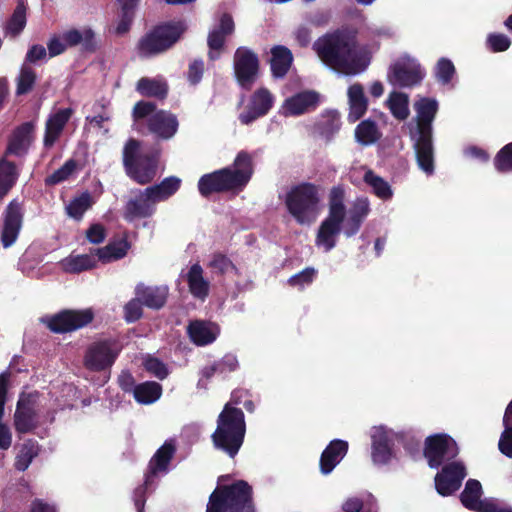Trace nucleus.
<instances>
[{
  "instance_id": "obj_47",
  "label": "nucleus",
  "mask_w": 512,
  "mask_h": 512,
  "mask_svg": "<svg viewBox=\"0 0 512 512\" xmlns=\"http://www.w3.org/2000/svg\"><path fill=\"white\" fill-rule=\"evenodd\" d=\"M94 204V200L90 192H82L79 196L74 197L66 206V213L74 220L80 221L85 212Z\"/></svg>"
},
{
  "instance_id": "obj_27",
  "label": "nucleus",
  "mask_w": 512,
  "mask_h": 512,
  "mask_svg": "<svg viewBox=\"0 0 512 512\" xmlns=\"http://www.w3.org/2000/svg\"><path fill=\"white\" fill-rule=\"evenodd\" d=\"M348 452V442L341 439L332 440L323 450L319 466L322 474L327 475L340 463Z\"/></svg>"
},
{
  "instance_id": "obj_59",
  "label": "nucleus",
  "mask_w": 512,
  "mask_h": 512,
  "mask_svg": "<svg viewBox=\"0 0 512 512\" xmlns=\"http://www.w3.org/2000/svg\"><path fill=\"white\" fill-rule=\"evenodd\" d=\"M487 47L492 52H504L511 46V40L502 33H491L487 36Z\"/></svg>"
},
{
  "instance_id": "obj_31",
  "label": "nucleus",
  "mask_w": 512,
  "mask_h": 512,
  "mask_svg": "<svg viewBox=\"0 0 512 512\" xmlns=\"http://www.w3.org/2000/svg\"><path fill=\"white\" fill-rule=\"evenodd\" d=\"M72 114L73 110L71 108H64L58 110L48 118L43 140L45 147L50 148L55 144Z\"/></svg>"
},
{
  "instance_id": "obj_6",
  "label": "nucleus",
  "mask_w": 512,
  "mask_h": 512,
  "mask_svg": "<svg viewBox=\"0 0 512 512\" xmlns=\"http://www.w3.org/2000/svg\"><path fill=\"white\" fill-rule=\"evenodd\" d=\"M206 512H255L252 487L238 480L216 488L209 497Z\"/></svg>"
},
{
  "instance_id": "obj_30",
  "label": "nucleus",
  "mask_w": 512,
  "mask_h": 512,
  "mask_svg": "<svg viewBox=\"0 0 512 512\" xmlns=\"http://www.w3.org/2000/svg\"><path fill=\"white\" fill-rule=\"evenodd\" d=\"M169 290L166 286H147L143 283L135 287V295L139 297L144 306L149 309L159 310L167 302Z\"/></svg>"
},
{
  "instance_id": "obj_23",
  "label": "nucleus",
  "mask_w": 512,
  "mask_h": 512,
  "mask_svg": "<svg viewBox=\"0 0 512 512\" xmlns=\"http://www.w3.org/2000/svg\"><path fill=\"white\" fill-rule=\"evenodd\" d=\"M416 110V134L432 135V123L438 112V102L433 98H421L415 105Z\"/></svg>"
},
{
  "instance_id": "obj_52",
  "label": "nucleus",
  "mask_w": 512,
  "mask_h": 512,
  "mask_svg": "<svg viewBox=\"0 0 512 512\" xmlns=\"http://www.w3.org/2000/svg\"><path fill=\"white\" fill-rule=\"evenodd\" d=\"M97 261L92 255L82 254L69 257L66 260V271L70 273H80L96 267Z\"/></svg>"
},
{
  "instance_id": "obj_12",
  "label": "nucleus",
  "mask_w": 512,
  "mask_h": 512,
  "mask_svg": "<svg viewBox=\"0 0 512 512\" xmlns=\"http://www.w3.org/2000/svg\"><path fill=\"white\" fill-rule=\"evenodd\" d=\"M122 346L115 339H104L92 343L84 357L85 367L100 372L110 368L118 358Z\"/></svg>"
},
{
  "instance_id": "obj_38",
  "label": "nucleus",
  "mask_w": 512,
  "mask_h": 512,
  "mask_svg": "<svg viewBox=\"0 0 512 512\" xmlns=\"http://www.w3.org/2000/svg\"><path fill=\"white\" fill-rule=\"evenodd\" d=\"M187 284L193 297L205 300L209 295L210 283L203 276V269L199 263L193 264L187 275Z\"/></svg>"
},
{
  "instance_id": "obj_36",
  "label": "nucleus",
  "mask_w": 512,
  "mask_h": 512,
  "mask_svg": "<svg viewBox=\"0 0 512 512\" xmlns=\"http://www.w3.org/2000/svg\"><path fill=\"white\" fill-rule=\"evenodd\" d=\"M341 120L337 111H327L321 115V118L313 125V134L317 137L330 141L340 130Z\"/></svg>"
},
{
  "instance_id": "obj_45",
  "label": "nucleus",
  "mask_w": 512,
  "mask_h": 512,
  "mask_svg": "<svg viewBox=\"0 0 512 512\" xmlns=\"http://www.w3.org/2000/svg\"><path fill=\"white\" fill-rule=\"evenodd\" d=\"M117 2L120 4V13L115 32L117 35H123L131 29L139 0H117Z\"/></svg>"
},
{
  "instance_id": "obj_19",
  "label": "nucleus",
  "mask_w": 512,
  "mask_h": 512,
  "mask_svg": "<svg viewBox=\"0 0 512 512\" xmlns=\"http://www.w3.org/2000/svg\"><path fill=\"white\" fill-rule=\"evenodd\" d=\"M235 31V23L231 14L223 13L218 24L209 32L207 45L209 47L208 57L210 60H217L224 49L226 39Z\"/></svg>"
},
{
  "instance_id": "obj_3",
  "label": "nucleus",
  "mask_w": 512,
  "mask_h": 512,
  "mask_svg": "<svg viewBox=\"0 0 512 512\" xmlns=\"http://www.w3.org/2000/svg\"><path fill=\"white\" fill-rule=\"evenodd\" d=\"M141 142L129 138L123 148L122 161L126 175L139 185H148L157 176L162 148L159 144L140 152Z\"/></svg>"
},
{
  "instance_id": "obj_25",
  "label": "nucleus",
  "mask_w": 512,
  "mask_h": 512,
  "mask_svg": "<svg viewBox=\"0 0 512 512\" xmlns=\"http://www.w3.org/2000/svg\"><path fill=\"white\" fill-rule=\"evenodd\" d=\"M187 334L196 346H207L217 339L219 327L209 321L193 320L187 326Z\"/></svg>"
},
{
  "instance_id": "obj_44",
  "label": "nucleus",
  "mask_w": 512,
  "mask_h": 512,
  "mask_svg": "<svg viewBox=\"0 0 512 512\" xmlns=\"http://www.w3.org/2000/svg\"><path fill=\"white\" fill-rule=\"evenodd\" d=\"M27 6L25 0H18L17 5L5 25V33L17 37L25 28Z\"/></svg>"
},
{
  "instance_id": "obj_57",
  "label": "nucleus",
  "mask_w": 512,
  "mask_h": 512,
  "mask_svg": "<svg viewBox=\"0 0 512 512\" xmlns=\"http://www.w3.org/2000/svg\"><path fill=\"white\" fill-rule=\"evenodd\" d=\"M317 270L313 267H306L299 273L292 275L288 279V284L291 287H297L299 289H303L305 286L313 283L316 278Z\"/></svg>"
},
{
  "instance_id": "obj_53",
  "label": "nucleus",
  "mask_w": 512,
  "mask_h": 512,
  "mask_svg": "<svg viewBox=\"0 0 512 512\" xmlns=\"http://www.w3.org/2000/svg\"><path fill=\"white\" fill-rule=\"evenodd\" d=\"M77 168V161L72 158L68 159L60 168H58L51 175L46 177L45 184L47 186L57 185L67 180Z\"/></svg>"
},
{
  "instance_id": "obj_40",
  "label": "nucleus",
  "mask_w": 512,
  "mask_h": 512,
  "mask_svg": "<svg viewBox=\"0 0 512 512\" xmlns=\"http://www.w3.org/2000/svg\"><path fill=\"white\" fill-rule=\"evenodd\" d=\"M130 247L131 244L129 243L127 236H124L119 240L108 243L105 247L97 248L95 251L98 259L103 263H107L112 260L124 258Z\"/></svg>"
},
{
  "instance_id": "obj_22",
  "label": "nucleus",
  "mask_w": 512,
  "mask_h": 512,
  "mask_svg": "<svg viewBox=\"0 0 512 512\" xmlns=\"http://www.w3.org/2000/svg\"><path fill=\"white\" fill-rule=\"evenodd\" d=\"M388 79L395 86L401 88L412 87L420 84L423 79V73L419 65L396 62L389 68Z\"/></svg>"
},
{
  "instance_id": "obj_39",
  "label": "nucleus",
  "mask_w": 512,
  "mask_h": 512,
  "mask_svg": "<svg viewBox=\"0 0 512 512\" xmlns=\"http://www.w3.org/2000/svg\"><path fill=\"white\" fill-rule=\"evenodd\" d=\"M136 91L143 97L163 100L168 95L169 86L163 79L142 77L136 83Z\"/></svg>"
},
{
  "instance_id": "obj_5",
  "label": "nucleus",
  "mask_w": 512,
  "mask_h": 512,
  "mask_svg": "<svg viewBox=\"0 0 512 512\" xmlns=\"http://www.w3.org/2000/svg\"><path fill=\"white\" fill-rule=\"evenodd\" d=\"M186 30L187 25L183 20L161 22L138 39L135 51L142 59L165 53L182 38Z\"/></svg>"
},
{
  "instance_id": "obj_34",
  "label": "nucleus",
  "mask_w": 512,
  "mask_h": 512,
  "mask_svg": "<svg viewBox=\"0 0 512 512\" xmlns=\"http://www.w3.org/2000/svg\"><path fill=\"white\" fill-rule=\"evenodd\" d=\"M349 122H356L367 111L368 100L364 94V88L360 83H354L348 88Z\"/></svg>"
},
{
  "instance_id": "obj_26",
  "label": "nucleus",
  "mask_w": 512,
  "mask_h": 512,
  "mask_svg": "<svg viewBox=\"0 0 512 512\" xmlns=\"http://www.w3.org/2000/svg\"><path fill=\"white\" fill-rule=\"evenodd\" d=\"M344 220V218L327 215L318 228L316 245L323 246L326 252L332 250L336 246V237L341 232Z\"/></svg>"
},
{
  "instance_id": "obj_35",
  "label": "nucleus",
  "mask_w": 512,
  "mask_h": 512,
  "mask_svg": "<svg viewBox=\"0 0 512 512\" xmlns=\"http://www.w3.org/2000/svg\"><path fill=\"white\" fill-rule=\"evenodd\" d=\"M62 40L67 47H74L79 44L85 52L93 53L97 50L95 33L91 28H85L83 31L70 29L62 34Z\"/></svg>"
},
{
  "instance_id": "obj_48",
  "label": "nucleus",
  "mask_w": 512,
  "mask_h": 512,
  "mask_svg": "<svg viewBox=\"0 0 512 512\" xmlns=\"http://www.w3.org/2000/svg\"><path fill=\"white\" fill-rule=\"evenodd\" d=\"M37 81L36 71L28 64H22L19 75L16 78V95L30 93Z\"/></svg>"
},
{
  "instance_id": "obj_37",
  "label": "nucleus",
  "mask_w": 512,
  "mask_h": 512,
  "mask_svg": "<svg viewBox=\"0 0 512 512\" xmlns=\"http://www.w3.org/2000/svg\"><path fill=\"white\" fill-rule=\"evenodd\" d=\"M483 494L482 485L476 479L467 480L464 490L460 495L462 505L475 512H480L482 507L489 501L481 500Z\"/></svg>"
},
{
  "instance_id": "obj_41",
  "label": "nucleus",
  "mask_w": 512,
  "mask_h": 512,
  "mask_svg": "<svg viewBox=\"0 0 512 512\" xmlns=\"http://www.w3.org/2000/svg\"><path fill=\"white\" fill-rule=\"evenodd\" d=\"M181 186V179L176 176H169L164 178L160 183L148 186L147 192L153 196L154 200L158 203L165 201L173 196Z\"/></svg>"
},
{
  "instance_id": "obj_13",
  "label": "nucleus",
  "mask_w": 512,
  "mask_h": 512,
  "mask_svg": "<svg viewBox=\"0 0 512 512\" xmlns=\"http://www.w3.org/2000/svg\"><path fill=\"white\" fill-rule=\"evenodd\" d=\"M466 476L467 470L463 462L446 463L435 475V489L443 497L451 496L460 489Z\"/></svg>"
},
{
  "instance_id": "obj_29",
  "label": "nucleus",
  "mask_w": 512,
  "mask_h": 512,
  "mask_svg": "<svg viewBox=\"0 0 512 512\" xmlns=\"http://www.w3.org/2000/svg\"><path fill=\"white\" fill-rule=\"evenodd\" d=\"M414 149L420 169L427 175H432L435 168L432 135L416 134Z\"/></svg>"
},
{
  "instance_id": "obj_42",
  "label": "nucleus",
  "mask_w": 512,
  "mask_h": 512,
  "mask_svg": "<svg viewBox=\"0 0 512 512\" xmlns=\"http://www.w3.org/2000/svg\"><path fill=\"white\" fill-rule=\"evenodd\" d=\"M162 395V386L154 381L137 384L133 389L134 399L140 404H152Z\"/></svg>"
},
{
  "instance_id": "obj_60",
  "label": "nucleus",
  "mask_w": 512,
  "mask_h": 512,
  "mask_svg": "<svg viewBox=\"0 0 512 512\" xmlns=\"http://www.w3.org/2000/svg\"><path fill=\"white\" fill-rule=\"evenodd\" d=\"M145 369L160 380L168 376L166 365L156 357H149L145 361Z\"/></svg>"
},
{
  "instance_id": "obj_62",
  "label": "nucleus",
  "mask_w": 512,
  "mask_h": 512,
  "mask_svg": "<svg viewBox=\"0 0 512 512\" xmlns=\"http://www.w3.org/2000/svg\"><path fill=\"white\" fill-rule=\"evenodd\" d=\"M209 265L220 274H225L230 268L236 269L233 262L222 253H215Z\"/></svg>"
},
{
  "instance_id": "obj_9",
  "label": "nucleus",
  "mask_w": 512,
  "mask_h": 512,
  "mask_svg": "<svg viewBox=\"0 0 512 512\" xmlns=\"http://www.w3.org/2000/svg\"><path fill=\"white\" fill-rule=\"evenodd\" d=\"M233 70L237 84L243 90L250 91L260 74L258 55L248 47H238L233 56Z\"/></svg>"
},
{
  "instance_id": "obj_64",
  "label": "nucleus",
  "mask_w": 512,
  "mask_h": 512,
  "mask_svg": "<svg viewBox=\"0 0 512 512\" xmlns=\"http://www.w3.org/2000/svg\"><path fill=\"white\" fill-rule=\"evenodd\" d=\"M204 73V62L202 59H194L188 67L187 79L191 85L198 84Z\"/></svg>"
},
{
  "instance_id": "obj_16",
  "label": "nucleus",
  "mask_w": 512,
  "mask_h": 512,
  "mask_svg": "<svg viewBox=\"0 0 512 512\" xmlns=\"http://www.w3.org/2000/svg\"><path fill=\"white\" fill-rule=\"evenodd\" d=\"M35 402V397L31 393L20 395L14 413V428L18 434L31 433L38 427Z\"/></svg>"
},
{
  "instance_id": "obj_63",
  "label": "nucleus",
  "mask_w": 512,
  "mask_h": 512,
  "mask_svg": "<svg viewBox=\"0 0 512 512\" xmlns=\"http://www.w3.org/2000/svg\"><path fill=\"white\" fill-rule=\"evenodd\" d=\"M218 374H226L230 372H234L239 367L238 359L233 354H225L220 360L215 361Z\"/></svg>"
},
{
  "instance_id": "obj_18",
  "label": "nucleus",
  "mask_w": 512,
  "mask_h": 512,
  "mask_svg": "<svg viewBox=\"0 0 512 512\" xmlns=\"http://www.w3.org/2000/svg\"><path fill=\"white\" fill-rule=\"evenodd\" d=\"M198 190L203 197H208L213 193L239 190V188L230 174V167H226L201 176L198 181Z\"/></svg>"
},
{
  "instance_id": "obj_51",
  "label": "nucleus",
  "mask_w": 512,
  "mask_h": 512,
  "mask_svg": "<svg viewBox=\"0 0 512 512\" xmlns=\"http://www.w3.org/2000/svg\"><path fill=\"white\" fill-rule=\"evenodd\" d=\"M392 115L398 120H405L409 116L408 97L399 92H392L388 100Z\"/></svg>"
},
{
  "instance_id": "obj_43",
  "label": "nucleus",
  "mask_w": 512,
  "mask_h": 512,
  "mask_svg": "<svg viewBox=\"0 0 512 512\" xmlns=\"http://www.w3.org/2000/svg\"><path fill=\"white\" fill-rule=\"evenodd\" d=\"M382 137L375 121L366 119L361 121L355 128V139L363 146H370Z\"/></svg>"
},
{
  "instance_id": "obj_61",
  "label": "nucleus",
  "mask_w": 512,
  "mask_h": 512,
  "mask_svg": "<svg viewBox=\"0 0 512 512\" xmlns=\"http://www.w3.org/2000/svg\"><path fill=\"white\" fill-rule=\"evenodd\" d=\"M504 430L498 442L499 451L508 458H512V427L503 424Z\"/></svg>"
},
{
  "instance_id": "obj_1",
  "label": "nucleus",
  "mask_w": 512,
  "mask_h": 512,
  "mask_svg": "<svg viewBox=\"0 0 512 512\" xmlns=\"http://www.w3.org/2000/svg\"><path fill=\"white\" fill-rule=\"evenodd\" d=\"M313 49L326 66L345 75L360 74L371 62L370 54L358 48L357 31L348 27L319 37Z\"/></svg>"
},
{
  "instance_id": "obj_54",
  "label": "nucleus",
  "mask_w": 512,
  "mask_h": 512,
  "mask_svg": "<svg viewBox=\"0 0 512 512\" xmlns=\"http://www.w3.org/2000/svg\"><path fill=\"white\" fill-rule=\"evenodd\" d=\"M495 169L499 173L512 172V142L504 145L493 159Z\"/></svg>"
},
{
  "instance_id": "obj_58",
  "label": "nucleus",
  "mask_w": 512,
  "mask_h": 512,
  "mask_svg": "<svg viewBox=\"0 0 512 512\" xmlns=\"http://www.w3.org/2000/svg\"><path fill=\"white\" fill-rule=\"evenodd\" d=\"M156 111L158 109L154 102L140 100L134 104L131 115L133 121L138 122L143 119L147 120Z\"/></svg>"
},
{
  "instance_id": "obj_50",
  "label": "nucleus",
  "mask_w": 512,
  "mask_h": 512,
  "mask_svg": "<svg viewBox=\"0 0 512 512\" xmlns=\"http://www.w3.org/2000/svg\"><path fill=\"white\" fill-rule=\"evenodd\" d=\"M345 191L342 186H333L328 196V215L345 219Z\"/></svg>"
},
{
  "instance_id": "obj_15",
  "label": "nucleus",
  "mask_w": 512,
  "mask_h": 512,
  "mask_svg": "<svg viewBox=\"0 0 512 512\" xmlns=\"http://www.w3.org/2000/svg\"><path fill=\"white\" fill-rule=\"evenodd\" d=\"M134 196L130 197L123 208V218L127 222L137 219L150 218L156 212V201L147 192V188L133 190Z\"/></svg>"
},
{
  "instance_id": "obj_20",
  "label": "nucleus",
  "mask_w": 512,
  "mask_h": 512,
  "mask_svg": "<svg viewBox=\"0 0 512 512\" xmlns=\"http://www.w3.org/2000/svg\"><path fill=\"white\" fill-rule=\"evenodd\" d=\"M176 451L177 447L174 439L166 440L163 445L156 450L148 463L147 472L145 473L146 485H151L159 473L168 472L169 464L174 458Z\"/></svg>"
},
{
  "instance_id": "obj_14",
  "label": "nucleus",
  "mask_w": 512,
  "mask_h": 512,
  "mask_svg": "<svg viewBox=\"0 0 512 512\" xmlns=\"http://www.w3.org/2000/svg\"><path fill=\"white\" fill-rule=\"evenodd\" d=\"M145 127L157 141H169L178 132L179 121L171 111L159 109L146 120Z\"/></svg>"
},
{
  "instance_id": "obj_33",
  "label": "nucleus",
  "mask_w": 512,
  "mask_h": 512,
  "mask_svg": "<svg viewBox=\"0 0 512 512\" xmlns=\"http://www.w3.org/2000/svg\"><path fill=\"white\" fill-rule=\"evenodd\" d=\"M233 166L234 169L230 168V174L239 190H242L254 173L252 156L247 151H240L234 160Z\"/></svg>"
},
{
  "instance_id": "obj_11",
  "label": "nucleus",
  "mask_w": 512,
  "mask_h": 512,
  "mask_svg": "<svg viewBox=\"0 0 512 512\" xmlns=\"http://www.w3.org/2000/svg\"><path fill=\"white\" fill-rule=\"evenodd\" d=\"M94 319V312L87 309H64L43 319L47 328L56 334H65L77 331L88 326Z\"/></svg>"
},
{
  "instance_id": "obj_8",
  "label": "nucleus",
  "mask_w": 512,
  "mask_h": 512,
  "mask_svg": "<svg viewBox=\"0 0 512 512\" xmlns=\"http://www.w3.org/2000/svg\"><path fill=\"white\" fill-rule=\"evenodd\" d=\"M459 454V447L453 437L446 433H436L426 437L423 456L432 469H438L445 462L453 461Z\"/></svg>"
},
{
  "instance_id": "obj_55",
  "label": "nucleus",
  "mask_w": 512,
  "mask_h": 512,
  "mask_svg": "<svg viewBox=\"0 0 512 512\" xmlns=\"http://www.w3.org/2000/svg\"><path fill=\"white\" fill-rule=\"evenodd\" d=\"M143 306L142 301L135 295V297L129 300L123 307L124 320L127 323H135L141 319L143 316Z\"/></svg>"
},
{
  "instance_id": "obj_56",
  "label": "nucleus",
  "mask_w": 512,
  "mask_h": 512,
  "mask_svg": "<svg viewBox=\"0 0 512 512\" xmlns=\"http://www.w3.org/2000/svg\"><path fill=\"white\" fill-rule=\"evenodd\" d=\"M455 74V66L451 60L441 58L438 60L435 68V76L443 85L449 84Z\"/></svg>"
},
{
  "instance_id": "obj_7",
  "label": "nucleus",
  "mask_w": 512,
  "mask_h": 512,
  "mask_svg": "<svg viewBox=\"0 0 512 512\" xmlns=\"http://www.w3.org/2000/svg\"><path fill=\"white\" fill-rule=\"evenodd\" d=\"M320 200V187L314 183L302 182L288 191L285 205L295 221L305 225L316 220Z\"/></svg>"
},
{
  "instance_id": "obj_10",
  "label": "nucleus",
  "mask_w": 512,
  "mask_h": 512,
  "mask_svg": "<svg viewBox=\"0 0 512 512\" xmlns=\"http://www.w3.org/2000/svg\"><path fill=\"white\" fill-rule=\"evenodd\" d=\"M23 201L12 199L5 207L0 221V243L4 249L12 247L18 240L24 224Z\"/></svg>"
},
{
  "instance_id": "obj_21",
  "label": "nucleus",
  "mask_w": 512,
  "mask_h": 512,
  "mask_svg": "<svg viewBox=\"0 0 512 512\" xmlns=\"http://www.w3.org/2000/svg\"><path fill=\"white\" fill-rule=\"evenodd\" d=\"M320 103V95L314 90H304L298 92L283 103L285 115L300 116L317 109Z\"/></svg>"
},
{
  "instance_id": "obj_46",
  "label": "nucleus",
  "mask_w": 512,
  "mask_h": 512,
  "mask_svg": "<svg viewBox=\"0 0 512 512\" xmlns=\"http://www.w3.org/2000/svg\"><path fill=\"white\" fill-rule=\"evenodd\" d=\"M40 448L37 441L33 439L26 440L16 455L14 467L17 471L24 472L28 469L32 461L39 455Z\"/></svg>"
},
{
  "instance_id": "obj_24",
  "label": "nucleus",
  "mask_w": 512,
  "mask_h": 512,
  "mask_svg": "<svg viewBox=\"0 0 512 512\" xmlns=\"http://www.w3.org/2000/svg\"><path fill=\"white\" fill-rule=\"evenodd\" d=\"M370 211V202L367 197H359L354 201L344 224L343 233L347 238L359 232Z\"/></svg>"
},
{
  "instance_id": "obj_49",
  "label": "nucleus",
  "mask_w": 512,
  "mask_h": 512,
  "mask_svg": "<svg viewBox=\"0 0 512 512\" xmlns=\"http://www.w3.org/2000/svg\"><path fill=\"white\" fill-rule=\"evenodd\" d=\"M364 182L372 187L374 194L382 199L389 200L393 196V191L389 183L382 177L376 175L372 170H368L364 174Z\"/></svg>"
},
{
  "instance_id": "obj_28",
  "label": "nucleus",
  "mask_w": 512,
  "mask_h": 512,
  "mask_svg": "<svg viewBox=\"0 0 512 512\" xmlns=\"http://www.w3.org/2000/svg\"><path fill=\"white\" fill-rule=\"evenodd\" d=\"M371 456L374 464L386 465L393 457V442L383 428H376L371 435Z\"/></svg>"
},
{
  "instance_id": "obj_17",
  "label": "nucleus",
  "mask_w": 512,
  "mask_h": 512,
  "mask_svg": "<svg viewBox=\"0 0 512 512\" xmlns=\"http://www.w3.org/2000/svg\"><path fill=\"white\" fill-rule=\"evenodd\" d=\"M274 104L272 93L265 87L258 88L250 96L246 109L240 113L239 120L249 125L269 113Z\"/></svg>"
},
{
  "instance_id": "obj_2",
  "label": "nucleus",
  "mask_w": 512,
  "mask_h": 512,
  "mask_svg": "<svg viewBox=\"0 0 512 512\" xmlns=\"http://www.w3.org/2000/svg\"><path fill=\"white\" fill-rule=\"evenodd\" d=\"M217 426L211 435L215 449L234 458L241 449L245 434L246 422L243 411L226 403L217 417Z\"/></svg>"
},
{
  "instance_id": "obj_32",
  "label": "nucleus",
  "mask_w": 512,
  "mask_h": 512,
  "mask_svg": "<svg viewBox=\"0 0 512 512\" xmlns=\"http://www.w3.org/2000/svg\"><path fill=\"white\" fill-rule=\"evenodd\" d=\"M270 69L274 78H284L293 64V54L284 45H275L270 50Z\"/></svg>"
},
{
  "instance_id": "obj_4",
  "label": "nucleus",
  "mask_w": 512,
  "mask_h": 512,
  "mask_svg": "<svg viewBox=\"0 0 512 512\" xmlns=\"http://www.w3.org/2000/svg\"><path fill=\"white\" fill-rule=\"evenodd\" d=\"M35 125L32 122H24L14 129L8 139L4 155L0 158V203L16 185L20 176L18 166L7 160L8 156L24 157L28 153L33 140Z\"/></svg>"
}]
</instances>
